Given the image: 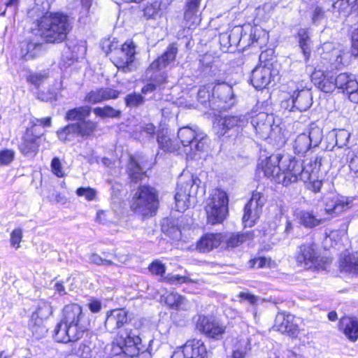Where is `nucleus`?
<instances>
[{"mask_svg":"<svg viewBox=\"0 0 358 358\" xmlns=\"http://www.w3.org/2000/svg\"><path fill=\"white\" fill-rule=\"evenodd\" d=\"M250 40L251 44L257 43L259 46L265 44L268 40V34L260 27L254 26L250 27Z\"/></svg>","mask_w":358,"mask_h":358,"instance_id":"obj_39","label":"nucleus"},{"mask_svg":"<svg viewBox=\"0 0 358 358\" xmlns=\"http://www.w3.org/2000/svg\"><path fill=\"white\" fill-rule=\"evenodd\" d=\"M298 217L301 224L309 228L318 226L324 221V220L317 217L311 212L308 211L300 212Z\"/></svg>","mask_w":358,"mask_h":358,"instance_id":"obj_36","label":"nucleus"},{"mask_svg":"<svg viewBox=\"0 0 358 358\" xmlns=\"http://www.w3.org/2000/svg\"><path fill=\"white\" fill-rule=\"evenodd\" d=\"M352 81H357L352 75L346 73L335 74V86L336 88L341 89L345 93L350 87V83Z\"/></svg>","mask_w":358,"mask_h":358,"instance_id":"obj_44","label":"nucleus"},{"mask_svg":"<svg viewBox=\"0 0 358 358\" xmlns=\"http://www.w3.org/2000/svg\"><path fill=\"white\" fill-rule=\"evenodd\" d=\"M78 134L81 136H89L93 134L97 127V123L92 120H83L78 122Z\"/></svg>","mask_w":358,"mask_h":358,"instance_id":"obj_48","label":"nucleus"},{"mask_svg":"<svg viewBox=\"0 0 358 358\" xmlns=\"http://www.w3.org/2000/svg\"><path fill=\"white\" fill-rule=\"evenodd\" d=\"M242 27H235L230 30L229 34L230 35V41L234 45H237L241 40L243 39L244 36H242Z\"/></svg>","mask_w":358,"mask_h":358,"instance_id":"obj_59","label":"nucleus"},{"mask_svg":"<svg viewBox=\"0 0 358 358\" xmlns=\"http://www.w3.org/2000/svg\"><path fill=\"white\" fill-rule=\"evenodd\" d=\"M93 113L96 116L101 118L117 117L120 115V110H116L110 106L94 108L93 109Z\"/></svg>","mask_w":358,"mask_h":358,"instance_id":"obj_49","label":"nucleus"},{"mask_svg":"<svg viewBox=\"0 0 358 358\" xmlns=\"http://www.w3.org/2000/svg\"><path fill=\"white\" fill-rule=\"evenodd\" d=\"M77 123L70 124L57 131L58 138L63 141H69L72 137L79 136Z\"/></svg>","mask_w":358,"mask_h":358,"instance_id":"obj_45","label":"nucleus"},{"mask_svg":"<svg viewBox=\"0 0 358 358\" xmlns=\"http://www.w3.org/2000/svg\"><path fill=\"white\" fill-rule=\"evenodd\" d=\"M296 110L302 112L307 110L312 105V95L310 91L301 90L294 94L290 101Z\"/></svg>","mask_w":358,"mask_h":358,"instance_id":"obj_28","label":"nucleus"},{"mask_svg":"<svg viewBox=\"0 0 358 358\" xmlns=\"http://www.w3.org/2000/svg\"><path fill=\"white\" fill-rule=\"evenodd\" d=\"M51 171L59 178H62L65 176V173L63 169L62 164L58 157H54L51 162Z\"/></svg>","mask_w":358,"mask_h":358,"instance_id":"obj_57","label":"nucleus"},{"mask_svg":"<svg viewBox=\"0 0 358 358\" xmlns=\"http://www.w3.org/2000/svg\"><path fill=\"white\" fill-rule=\"evenodd\" d=\"M196 328L206 337L220 340L226 331V327L213 316L200 315L196 322Z\"/></svg>","mask_w":358,"mask_h":358,"instance_id":"obj_9","label":"nucleus"},{"mask_svg":"<svg viewBox=\"0 0 358 358\" xmlns=\"http://www.w3.org/2000/svg\"><path fill=\"white\" fill-rule=\"evenodd\" d=\"M265 198L260 192H253L244 208L243 222L245 227H252L259 220L265 203Z\"/></svg>","mask_w":358,"mask_h":358,"instance_id":"obj_10","label":"nucleus"},{"mask_svg":"<svg viewBox=\"0 0 358 358\" xmlns=\"http://www.w3.org/2000/svg\"><path fill=\"white\" fill-rule=\"evenodd\" d=\"M53 309L50 303L41 301L38 303L35 312L32 313L34 318L39 317L42 320H47L52 314Z\"/></svg>","mask_w":358,"mask_h":358,"instance_id":"obj_43","label":"nucleus"},{"mask_svg":"<svg viewBox=\"0 0 358 358\" xmlns=\"http://www.w3.org/2000/svg\"><path fill=\"white\" fill-rule=\"evenodd\" d=\"M178 137L185 148V152L189 159H194L205 149L206 136L196 129L182 127L178 130Z\"/></svg>","mask_w":358,"mask_h":358,"instance_id":"obj_6","label":"nucleus"},{"mask_svg":"<svg viewBox=\"0 0 358 358\" xmlns=\"http://www.w3.org/2000/svg\"><path fill=\"white\" fill-rule=\"evenodd\" d=\"M127 322V313L123 309H115L107 314L105 326L109 331L113 332Z\"/></svg>","mask_w":358,"mask_h":358,"instance_id":"obj_25","label":"nucleus"},{"mask_svg":"<svg viewBox=\"0 0 358 358\" xmlns=\"http://www.w3.org/2000/svg\"><path fill=\"white\" fill-rule=\"evenodd\" d=\"M43 134H36L34 128L27 129L19 149L26 157H34L38 152V148L42 142Z\"/></svg>","mask_w":358,"mask_h":358,"instance_id":"obj_14","label":"nucleus"},{"mask_svg":"<svg viewBox=\"0 0 358 358\" xmlns=\"http://www.w3.org/2000/svg\"><path fill=\"white\" fill-rule=\"evenodd\" d=\"M296 259L300 266L306 268H317L320 265L319 254L312 243L301 245Z\"/></svg>","mask_w":358,"mask_h":358,"instance_id":"obj_13","label":"nucleus"},{"mask_svg":"<svg viewBox=\"0 0 358 358\" xmlns=\"http://www.w3.org/2000/svg\"><path fill=\"white\" fill-rule=\"evenodd\" d=\"M201 0H187L185 9L184 20L185 25L194 28L201 22L199 8Z\"/></svg>","mask_w":358,"mask_h":358,"instance_id":"obj_24","label":"nucleus"},{"mask_svg":"<svg viewBox=\"0 0 358 358\" xmlns=\"http://www.w3.org/2000/svg\"><path fill=\"white\" fill-rule=\"evenodd\" d=\"M299 46L305 57V61L307 62L310 56V38L308 31L305 29H300L297 33Z\"/></svg>","mask_w":358,"mask_h":358,"instance_id":"obj_37","label":"nucleus"},{"mask_svg":"<svg viewBox=\"0 0 358 358\" xmlns=\"http://www.w3.org/2000/svg\"><path fill=\"white\" fill-rule=\"evenodd\" d=\"M141 338L131 330L124 329L118 333L110 347L111 356L124 355L131 358L139 352Z\"/></svg>","mask_w":358,"mask_h":358,"instance_id":"obj_5","label":"nucleus"},{"mask_svg":"<svg viewBox=\"0 0 358 358\" xmlns=\"http://www.w3.org/2000/svg\"><path fill=\"white\" fill-rule=\"evenodd\" d=\"M185 358H208V352L204 342L201 339L188 340L182 346Z\"/></svg>","mask_w":358,"mask_h":358,"instance_id":"obj_20","label":"nucleus"},{"mask_svg":"<svg viewBox=\"0 0 358 358\" xmlns=\"http://www.w3.org/2000/svg\"><path fill=\"white\" fill-rule=\"evenodd\" d=\"M301 320L289 313H281L276 315L275 328L281 333L287 334L292 337H297L299 332V324Z\"/></svg>","mask_w":358,"mask_h":358,"instance_id":"obj_12","label":"nucleus"},{"mask_svg":"<svg viewBox=\"0 0 358 358\" xmlns=\"http://www.w3.org/2000/svg\"><path fill=\"white\" fill-rule=\"evenodd\" d=\"M334 11L345 17L352 13H358V0H338L334 5Z\"/></svg>","mask_w":358,"mask_h":358,"instance_id":"obj_29","label":"nucleus"},{"mask_svg":"<svg viewBox=\"0 0 358 358\" xmlns=\"http://www.w3.org/2000/svg\"><path fill=\"white\" fill-rule=\"evenodd\" d=\"M119 96V92L110 88H98L87 92L84 101L91 104H96L102 101L116 99Z\"/></svg>","mask_w":358,"mask_h":358,"instance_id":"obj_21","label":"nucleus"},{"mask_svg":"<svg viewBox=\"0 0 358 358\" xmlns=\"http://www.w3.org/2000/svg\"><path fill=\"white\" fill-rule=\"evenodd\" d=\"M324 210L328 214L338 215L350 208L348 199L331 194L324 199Z\"/></svg>","mask_w":358,"mask_h":358,"instance_id":"obj_17","label":"nucleus"},{"mask_svg":"<svg viewBox=\"0 0 358 358\" xmlns=\"http://www.w3.org/2000/svg\"><path fill=\"white\" fill-rule=\"evenodd\" d=\"M213 88L211 85L202 86L198 92V99L201 103H206L213 96Z\"/></svg>","mask_w":358,"mask_h":358,"instance_id":"obj_55","label":"nucleus"},{"mask_svg":"<svg viewBox=\"0 0 358 358\" xmlns=\"http://www.w3.org/2000/svg\"><path fill=\"white\" fill-rule=\"evenodd\" d=\"M45 320H42L39 317L34 318V315H31L29 323V327L33 335L36 338H41L43 337L48 331L45 324Z\"/></svg>","mask_w":358,"mask_h":358,"instance_id":"obj_34","label":"nucleus"},{"mask_svg":"<svg viewBox=\"0 0 358 358\" xmlns=\"http://www.w3.org/2000/svg\"><path fill=\"white\" fill-rule=\"evenodd\" d=\"M339 328L345 336L351 341L358 338V320L355 317H345L339 322Z\"/></svg>","mask_w":358,"mask_h":358,"instance_id":"obj_26","label":"nucleus"},{"mask_svg":"<svg viewBox=\"0 0 358 358\" xmlns=\"http://www.w3.org/2000/svg\"><path fill=\"white\" fill-rule=\"evenodd\" d=\"M340 268L346 272L358 273V258L354 255H344L340 260Z\"/></svg>","mask_w":358,"mask_h":358,"instance_id":"obj_35","label":"nucleus"},{"mask_svg":"<svg viewBox=\"0 0 358 358\" xmlns=\"http://www.w3.org/2000/svg\"><path fill=\"white\" fill-rule=\"evenodd\" d=\"M90 262L96 264L98 266L104 265V266H113L115 265V263L109 259H103L100 255L96 253H93L91 255L90 257Z\"/></svg>","mask_w":358,"mask_h":358,"instance_id":"obj_63","label":"nucleus"},{"mask_svg":"<svg viewBox=\"0 0 358 358\" xmlns=\"http://www.w3.org/2000/svg\"><path fill=\"white\" fill-rule=\"evenodd\" d=\"M81 323L67 324L68 334L70 342L77 341L90 327V321H82Z\"/></svg>","mask_w":358,"mask_h":358,"instance_id":"obj_30","label":"nucleus"},{"mask_svg":"<svg viewBox=\"0 0 358 358\" xmlns=\"http://www.w3.org/2000/svg\"><path fill=\"white\" fill-rule=\"evenodd\" d=\"M273 76L270 64L259 66L252 72L251 83L255 88L263 89L270 83Z\"/></svg>","mask_w":358,"mask_h":358,"instance_id":"obj_19","label":"nucleus"},{"mask_svg":"<svg viewBox=\"0 0 358 358\" xmlns=\"http://www.w3.org/2000/svg\"><path fill=\"white\" fill-rule=\"evenodd\" d=\"M165 303L171 308L176 310L186 309L187 301L186 299L176 292H171L164 297Z\"/></svg>","mask_w":358,"mask_h":358,"instance_id":"obj_32","label":"nucleus"},{"mask_svg":"<svg viewBox=\"0 0 358 358\" xmlns=\"http://www.w3.org/2000/svg\"><path fill=\"white\" fill-rule=\"evenodd\" d=\"M162 281L172 284V285H181L183 283H190L194 281L187 276H182L177 274L169 273L163 277Z\"/></svg>","mask_w":358,"mask_h":358,"instance_id":"obj_50","label":"nucleus"},{"mask_svg":"<svg viewBox=\"0 0 358 358\" xmlns=\"http://www.w3.org/2000/svg\"><path fill=\"white\" fill-rule=\"evenodd\" d=\"M144 98L140 94H129L125 98L127 106L129 107H136L143 103Z\"/></svg>","mask_w":358,"mask_h":358,"instance_id":"obj_58","label":"nucleus"},{"mask_svg":"<svg viewBox=\"0 0 358 358\" xmlns=\"http://www.w3.org/2000/svg\"><path fill=\"white\" fill-rule=\"evenodd\" d=\"M198 185L192 176L181 178L178 183L175 196L177 210L183 212L194 201Z\"/></svg>","mask_w":358,"mask_h":358,"instance_id":"obj_7","label":"nucleus"},{"mask_svg":"<svg viewBox=\"0 0 358 358\" xmlns=\"http://www.w3.org/2000/svg\"><path fill=\"white\" fill-rule=\"evenodd\" d=\"M91 111L92 108L90 106H80L68 110L65 117L67 120L83 121L90 116Z\"/></svg>","mask_w":358,"mask_h":358,"instance_id":"obj_33","label":"nucleus"},{"mask_svg":"<svg viewBox=\"0 0 358 358\" xmlns=\"http://www.w3.org/2000/svg\"><path fill=\"white\" fill-rule=\"evenodd\" d=\"M157 143L160 149L165 152H172L177 150L176 145H175L173 141L168 135L167 131H166V133L162 132L158 134Z\"/></svg>","mask_w":358,"mask_h":358,"instance_id":"obj_42","label":"nucleus"},{"mask_svg":"<svg viewBox=\"0 0 358 358\" xmlns=\"http://www.w3.org/2000/svg\"><path fill=\"white\" fill-rule=\"evenodd\" d=\"M350 138V134L345 129L339 130L336 134V144L339 146H343L347 144Z\"/></svg>","mask_w":358,"mask_h":358,"instance_id":"obj_64","label":"nucleus"},{"mask_svg":"<svg viewBox=\"0 0 358 358\" xmlns=\"http://www.w3.org/2000/svg\"><path fill=\"white\" fill-rule=\"evenodd\" d=\"M348 95L349 99L354 103H358V83L357 81H352L350 87L345 92Z\"/></svg>","mask_w":358,"mask_h":358,"instance_id":"obj_61","label":"nucleus"},{"mask_svg":"<svg viewBox=\"0 0 358 358\" xmlns=\"http://www.w3.org/2000/svg\"><path fill=\"white\" fill-rule=\"evenodd\" d=\"M42 45L38 43L29 42L22 47V54L25 60L34 59L41 52Z\"/></svg>","mask_w":358,"mask_h":358,"instance_id":"obj_38","label":"nucleus"},{"mask_svg":"<svg viewBox=\"0 0 358 358\" xmlns=\"http://www.w3.org/2000/svg\"><path fill=\"white\" fill-rule=\"evenodd\" d=\"M158 200L155 189L149 186H140L134 194L131 210L143 217L155 215Z\"/></svg>","mask_w":358,"mask_h":358,"instance_id":"obj_2","label":"nucleus"},{"mask_svg":"<svg viewBox=\"0 0 358 358\" xmlns=\"http://www.w3.org/2000/svg\"><path fill=\"white\" fill-rule=\"evenodd\" d=\"M136 48L132 41H125L120 48L114 50L112 57L113 64L124 72L131 71L135 60Z\"/></svg>","mask_w":358,"mask_h":358,"instance_id":"obj_8","label":"nucleus"},{"mask_svg":"<svg viewBox=\"0 0 358 358\" xmlns=\"http://www.w3.org/2000/svg\"><path fill=\"white\" fill-rule=\"evenodd\" d=\"M252 124L256 132L262 138L266 139L271 136L274 130V117L273 115L261 112L253 117ZM277 128V126H275Z\"/></svg>","mask_w":358,"mask_h":358,"instance_id":"obj_15","label":"nucleus"},{"mask_svg":"<svg viewBox=\"0 0 358 358\" xmlns=\"http://www.w3.org/2000/svg\"><path fill=\"white\" fill-rule=\"evenodd\" d=\"M228 204L227 194L220 189H213L207 199L205 206L208 222L211 224L222 223L228 215Z\"/></svg>","mask_w":358,"mask_h":358,"instance_id":"obj_3","label":"nucleus"},{"mask_svg":"<svg viewBox=\"0 0 358 358\" xmlns=\"http://www.w3.org/2000/svg\"><path fill=\"white\" fill-rule=\"evenodd\" d=\"M22 239V231L21 229H15L10 234V245L15 249L20 248V243Z\"/></svg>","mask_w":358,"mask_h":358,"instance_id":"obj_56","label":"nucleus"},{"mask_svg":"<svg viewBox=\"0 0 358 358\" xmlns=\"http://www.w3.org/2000/svg\"><path fill=\"white\" fill-rule=\"evenodd\" d=\"M149 271L152 273V274L155 275H159L161 278V280H162L163 277H164V274L166 272V266L162 262L159 260H155L152 262V264L149 266Z\"/></svg>","mask_w":358,"mask_h":358,"instance_id":"obj_52","label":"nucleus"},{"mask_svg":"<svg viewBox=\"0 0 358 358\" xmlns=\"http://www.w3.org/2000/svg\"><path fill=\"white\" fill-rule=\"evenodd\" d=\"M224 236L222 234L208 233L203 235L196 243V250L201 252H206L218 248L224 241Z\"/></svg>","mask_w":358,"mask_h":358,"instance_id":"obj_23","label":"nucleus"},{"mask_svg":"<svg viewBox=\"0 0 358 358\" xmlns=\"http://www.w3.org/2000/svg\"><path fill=\"white\" fill-rule=\"evenodd\" d=\"M322 138V131L318 127H310L308 134L297 136L294 142V149L298 154L306 153L312 146H317Z\"/></svg>","mask_w":358,"mask_h":358,"instance_id":"obj_11","label":"nucleus"},{"mask_svg":"<svg viewBox=\"0 0 358 358\" xmlns=\"http://www.w3.org/2000/svg\"><path fill=\"white\" fill-rule=\"evenodd\" d=\"M67 324L81 323L82 321H90L83 313L82 307L78 303H69L63 308L62 320Z\"/></svg>","mask_w":358,"mask_h":358,"instance_id":"obj_22","label":"nucleus"},{"mask_svg":"<svg viewBox=\"0 0 358 358\" xmlns=\"http://www.w3.org/2000/svg\"><path fill=\"white\" fill-rule=\"evenodd\" d=\"M15 152L12 150H3L0 152V164L7 165L13 161Z\"/></svg>","mask_w":358,"mask_h":358,"instance_id":"obj_62","label":"nucleus"},{"mask_svg":"<svg viewBox=\"0 0 358 358\" xmlns=\"http://www.w3.org/2000/svg\"><path fill=\"white\" fill-rule=\"evenodd\" d=\"M251 350L250 339L246 336H241L237 338L234 345V354L238 352L242 357L245 355Z\"/></svg>","mask_w":358,"mask_h":358,"instance_id":"obj_41","label":"nucleus"},{"mask_svg":"<svg viewBox=\"0 0 358 358\" xmlns=\"http://www.w3.org/2000/svg\"><path fill=\"white\" fill-rule=\"evenodd\" d=\"M335 73L315 70L312 74V81L321 91L325 93L334 92L335 86Z\"/></svg>","mask_w":358,"mask_h":358,"instance_id":"obj_16","label":"nucleus"},{"mask_svg":"<svg viewBox=\"0 0 358 358\" xmlns=\"http://www.w3.org/2000/svg\"><path fill=\"white\" fill-rule=\"evenodd\" d=\"M177 52L178 48L173 44L169 45L165 52L150 64V69L161 70L166 68L175 61Z\"/></svg>","mask_w":358,"mask_h":358,"instance_id":"obj_27","label":"nucleus"},{"mask_svg":"<svg viewBox=\"0 0 358 358\" xmlns=\"http://www.w3.org/2000/svg\"><path fill=\"white\" fill-rule=\"evenodd\" d=\"M280 169L282 174L275 176V178L277 183L285 186L299 180L307 182L310 178L309 169L304 168L300 162L289 155H282Z\"/></svg>","mask_w":358,"mask_h":358,"instance_id":"obj_4","label":"nucleus"},{"mask_svg":"<svg viewBox=\"0 0 358 358\" xmlns=\"http://www.w3.org/2000/svg\"><path fill=\"white\" fill-rule=\"evenodd\" d=\"M160 10V4L158 2L147 4L143 8V16L146 20L154 19Z\"/></svg>","mask_w":358,"mask_h":358,"instance_id":"obj_51","label":"nucleus"},{"mask_svg":"<svg viewBox=\"0 0 358 358\" xmlns=\"http://www.w3.org/2000/svg\"><path fill=\"white\" fill-rule=\"evenodd\" d=\"M282 159V156L279 154L272 155L262 160L260 164L264 176L275 182H277L275 176L282 174L280 169Z\"/></svg>","mask_w":358,"mask_h":358,"instance_id":"obj_18","label":"nucleus"},{"mask_svg":"<svg viewBox=\"0 0 358 358\" xmlns=\"http://www.w3.org/2000/svg\"><path fill=\"white\" fill-rule=\"evenodd\" d=\"M96 190L90 187H80L76 190V194L78 196H83L87 201H93L96 197Z\"/></svg>","mask_w":358,"mask_h":358,"instance_id":"obj_53","label":"nucleus"},{"mask_svg":"<svg viewBox=\"0 0 358 358\" xmlns=\"http://www.w3.org/2000/svg\"><path fill=\"white\" fill-rule=\"evenodd\" d=\"M39 36L47 43L63 42L71 29L70 17L62 12H47L36 21Z\"/></svg>","mask_w":358,"mask_h":358,"instance_id":"obj_1","label":"nucleus"},{"mask_svg":"<svg viewBox=\"0 0 358 358\" xmlns=\"http://www.w3.org/2000/svg\"><path fill=\"white\" fill-rule=\"evenodd\" d=\"M252 238V234L249 232L245 234H232L227 238L224 237V241H225L226 247L227 248H234L242 244L246 240Z\"/></svg>","mask_w":358,"mask_h":358,"instance_id":"obj_40","label":"nucleus"},{"mask_svg":"<svg viewBox=\"0 0 358 358\" xmlns=\"http://www.w3.org/2000/svg\"><path fill=\"white\" fill-rule=\"evenodd\" d=\"M128 173L131 178L135 181L141 180L145 174L138 162L132 157H130L128 164Z\"/></svg>","mask_w":358,"mask_h":358,"instance_id":"obj_47","label":"nucleus"},{"mask_svg":"<svg viewBox=\"0 0 358 358\" xmlns=\"http://www.w3.org/2000/svg\"><path fill=\"white\" fill-rule=\"evenodd\" d=\"M307 183V187L314 192H320L322 185V182L321 180H319L317 178V174L310 173V178L307 180V182H305Z\"/></svg>","mask_w":358,"mask_h":358,"instance_id":"obj_54","label":"nucleus"},{"mask_svg":"<svg viewBox=\"0 0 358 358\" xmlns=\"http://www.w3.org/2000/svg\"><path fill=\"white\" fill-rule=\"evenodd\" d=\"M213 129L219 136H223L227 133L229 129L227 127L224 117H221L215 121L213 124Z\"/></svg>","mask_w":358,"mask_h":358,"instance_id":"obj_60","label":"nucleus"},{"mask_svg":"<svg viewBox=\"0 0 358 358\" xmlns=\"http://www.w3.org/2000/svg\"><path fill=\"white\" fill-rule=\"evenodd\" d=\"M213 96L216 97L224 103H230L234 94L232 87L227 83L217 84L213 88Z\"/></svg>","mask_w":358,"mask_h":358,"instance_id":"obj_31","label":"nucleus"},{"mask_svg":"<svg viewBox=\"0 0 358 358\" xmlns=\"http://www.w3.org/2000/svg\"><path fill=\"white\" fill-rule=\"evenodd\" d=\"M54 338L59 343H69L70 338L68 334L67 324L64 321H61L54 330Z\"/></svg>","mask_w":358,"mask_h":358,"instance_id":"obj_46","label":"nucleus"}]
</instances>
